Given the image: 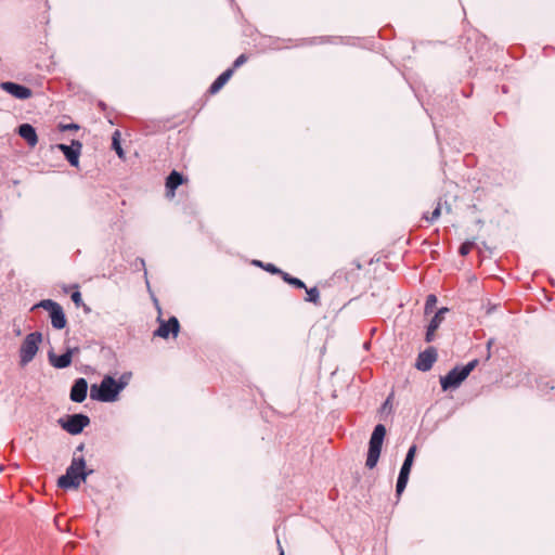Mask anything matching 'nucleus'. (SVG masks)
<instances>
[{
	"instance_id": "nucleus-26",
	"label": "nucleus",
	"mask_w": 555,
	"mask_h": 555,
	"mask_svg": "<svg viewBox=\"0 0 555 555\" xmlns=\"http://www.w3.org/2000/svg\"><path fill=\"white\" fill-rule=\"evenodd\" d=\"M70 298L77 307H80L82 305V297L79 291L73 292Z\"/></svg>"
},
{
	"instance_id": "nucleus-24",
	"label": "nucleus",
	"mask_w": 555,
	"mask_h": 555,
	"mask_svg": "<svg viewBox=\"0 0 555 555\" xmlns=\"http://www.w3.org/2000/svg\"><path fill=\"white\" fill-rule=\"evenodd\" d=\"M475 247V243L474 242H464L461 244L460 248H459V254L463 257L467 256L472 249Z\"/></svg>"
},
{
	"instance_id": "nucleus-36",
	"label": "nucleus",
	"mask_w": 555,
	"mask_h": 555,
	"mask_svg": "<svg viewBox=\"0 0 555 555\" xmlns=\"http://www.w3.org/2000/svg\"><path fill=\"white\" fill-rule=\"evenodd\" d=\"M83 449V444H80L77 450L81 451Z\"/></svg>"
},
{
	"instance_id": "nucleus-31",
	"label": "nucleus",
	"mask_w": 555,
	"mask_h": 555,
	"mask_svg": "<svg viewBox=\"0 0 555 555\" xmlns=\"http://www.w3.org/2000/svg\"><path fill=\"white\" fill-rule=\"evenodd\" d=\"M64 129H78V126L75 124H70L64 127Z\"/></svg>"
},
{
	"instance_id": "nucleus-8",
	"label": "nucleus",
	"mask_w": 555,
	"mask_h": 555,
	"mask_svg": "<svg viewBox=\"0 0 555 555\" xmlns=\"http://www.w3.org/2000/svg\"><path fill=\"white\" fill-rule=\"evenodd\" d=\"M59 424L68 434L79 435L90 424V418L81 413L72 414L60 418Z\"/></svg>"
},
{
	"instance_id": "nucleus-4",
	"label": "nucleus",
	"mask_w": 555,
	"mask_h": 555,
	"mask_svg": "<svg viewBox=\"0 0 555 555\" xmlns=\"http://www.w3.org/2000/svg\"><path fill=\"white\" fill-rule=\"evenodd\" d=\"M385 436L386 427L383 424H377L369 441L365 466L370 469H373L378 463Z\"/></svg>"
},
{
	"instance_id": "nucleus-32",
	"label": "nucleus",
	"mask_w": 555,
	"mask_h": 555,
	"mask_svg": "<svg viewBox=\"0 0 555 555\" xmlns=\"http://www.w3.org/2000/svg\"><path fill=\"white\" fill-rule=\"evenodd\" d=\"M390 399H391V397H388V398H387V400L384 402V404H383V408H384V409H386L387 406H389Z\"/></svg>"
},
{
	"instance_id": "nucleus-19",
	"label": "nucleus",
	"mask_w": 555,
	"mask_h": 555,
	"mask_svg": "<svg viewBox=\"0 0 555 555\" xmlns=\"http://www.w3.org/2000/svg\"><path fill=\"white\" fill-rule=\"evenodd\" d=\"M440 216H441V198H439L437 206L430 214L429 212L423 214L422 220H425L428 223H434L440 218Z\"/></svg>"
},
{
	"instance_id": "nucleus-22",
	"label": "nucleus",
	"mask_w": 555,
	"mask_h": 555,
	"mask_svg": "<svg viewBox=\"0 0 555 555\" xmlns=\"http://www.w3.org/2000/svg\"><path fill=\"white\" fill-rule=\"evenodd\" d=\"M307 292L306 300L314 305H320V292L317 287L305 288Z\"/></svg>"
},
{
	"instance_id": "nucleus-18",
	"label": "nucleus",
	"mask_w": 555,
	"mask_h": 555,
	"mask_svg": "<svg viewBox=\"0 0 555 555\" xmlns=\"http://www.w3.org/2000/svg\"><path fill=\"white\" fill-rule=\"evenodd\" d=\"M233 75V68L224 70L209 87V93L216 94L229 81Z\"/></svg>"
},
{
	"instance_id": "nucleus-25",
	"label": "nucleus",
	"mask_w": 555,
	"mask_h": 555,
	"mask_svg": "<svg viewBox=\"0 0 555 555\" xmlns=\"http://www.w3.org/2000/svg\"><path fill=\"white\" fill-rule=\"evenodd\" d=\"M263 269L272 274H279L280 276L282 275L283 271L281 269H279L278 267H275L273 263H266L263 266Z\"/></svg>"
},
{
	"instance_id": "nucleus-13",
	"label": "nucleus",
	"mask_w": 555,
	"mask_h": 555,
	"mask_svg": "<svg viewBox=\"0 0 555 555\" xmlns=\"http://www.w3.org/2000/svg\"><path fill=\"white\" fill-rule=\"evenodd\" d=\"M78 351L77 348H69L63 354L56 356L52 351L48 353L49 362L52 366L56 369H65L72 364L73 353Z\"/></svg>"
},
{
	"instance_id": "nucleus-12",
	"label": "nucleus",
	"mask_w": 555,
	"mask_h": 555,
	"mask_svg": "<svg viewBox=\"0 0 555 555\" xmlns=\"http://www.w3.org/2000/svg\"><path fill=\"white\" fill-rule=\"evenodd\" d=\"M1 89L20 100H27L33 95V91L28 87L11 81L2 82Z\"/></svg>"
},
{
	"instance_id": "nucleus-2",
	"label": "nucleus",
	"mask_w": 555,
	"mask_h": 555,
	"mask_svg": "<svg viewBox=\"0 0 555 555\" xmlns=\"http://www.w3.org/2000/svg\"><path fill=\"white\" fill-rule=\"evenodd\" d=\"M124 389V384H117L112 376H105L100 385L93 384L90 388L92 400L101 402H113Z\"/></svg>"
},
{
	"instance_id": "nucleus-7",
	"label": "nucleus",
	"mask_w": 555,
	"mask_h": 555,
	"mask_svg": "<svg viewBox=\"0 0 555 555\" xmlns=\"http://www.w3.org/2000/svg\"><path fill=\"white\" fill-rule=\"evenodd\" d=\"M415 454H416V446L412 444L408 450V453L405 455V459L403 461V464L401 466V469H400V473H399V476L397 479L396 493L398 496H400L402 494V492L404 491V489L408 485L409 476H410V473H411V469L413 466Z\"/></svg>"
},
{
	"instance_id": "nucleus-23",
	"label": "nucleus",
	"mask_w": 555,
	"mask_h": 555,
	"mask_svg": "<svg viewBox=\"0 0 555 555\" xmlns=\"http://www.w3.org/2000/svg\"><path fill=\"white\" fill-rule=\"evenodd\" d=\"M436 304L437 297L434 294L428 295L425 302V314L431 313L436 307Z\"/></svg>"
},
{
	"instance_id": "nucleus-29",
	"label": "nucleus",
	"mask_w": 555,
	"mask_h": 555,
	"mask_svg": "<svg viewBox=\"0 0 555 555\" xmlns=\"http://www.w3.org/2000/svg\"><path fill=\"white\" fill-rule=\"evenodd\" d=\"M116 382H117V384H124V388H125V387H126V385H127V383H128L126 374H124V375L119 378V380H116Z\"/></svg>"
},
{
	"instance_id": "nucleus-9",
	"label": "nucleus",
	"mask_w": 555,
	"mask_h": 555,
	"mask_svg": "<svg viewBox=\"0 0 555 555\" xmlns=\"http://www.w3.org/2000/svg\"><path fill=\"white\" fill-rule=\"evenodd\" d=\"M56 147L64 154L65 158L72 166H78L82 147V144L79 141L74 140L70 145L61 143L57 144Z\"/></svg>"
},
{
	"instance_id": "nucleus-16",
	"label": "nucleus",
	"mask_w": 555,
	"mask_h": 555,
	"mask_svg": "<svg viewBox=\"0 0 555 555\" xmlns=\"http://www.w3.org/2000/svg\"><path fill=\"white\" fill-rule=\"evenodd\" d=\"M184 182V177L182 173L172 170L169 176L166 178V196L168 198H173L176 195V190Z\"/></svg>"
},
{
	"instance_id": "nucleus-28",
	"label": "nucleus",
	"mask_w": 555,
	"mask_h": 555,
	"mask_svg": "<svg viewBox=\"0 0 555 555\" xmlns=\"http://www.w3.org/2000/svg\"><path fill=\"white\" fill-rule=\"evenodd\" d=\"M334 275L337 279L344 278L346 281L350 280V274L347 271H345L344 269L336 271Z\"/></svg>"
},
{
	"instance_id": "nucleus-20",
	"label": "nucleus",
	"mask_w": 555,
	"mask_h": 555,
	"mask_svg": "<svg viewBox=\"0 0 555 555\" xmlns=\"http://www.w3.org/2000/svg\"><path fill=\"white\" fill-rule=\"evenodd\" d=\"M281 278H282V280H283L285 283H287V284H289V285L294 286L295 288H306V284H305L301 280H299V279H297V278L292 276V275H291L289 273H287V272H284V271H283V273H282Z\"/></svg>"
},
{
	"instance_id": "nucleus-3",
	"label": "nucleus",
	"mask_w": 555,
	"mask_h": 555,
	"mask_svg": "<svg viewBox=\"0 0 555 555\" xmlns=\"http://www.w3.org/2000/svg\"><path fill=\"white\" fill-rule=\"evenodd\" d=\"M478 364V360H473L463 366H455L447 375L440 377L442 390L457 388L473 372Z\"/></svg>"
},
{
	"instance_id": "nucleus-15",
	"label": "nucleus",
	"mask_w": 555,
	"mask_h": 555,
	"mask_svg": "<svg viewBox=\"0 0 555 555\" xmlns=\"http://www.w3.org/2000/svg\"><path fill=\"white\" fill-rule=\"evenodd\" d=\"M449 311L448 308H440L436 313L435 315L433 317V319L430 320L428 326H427V331H426V336H425V340L427 343H430L434 340L435 338V332L438 330V327L440 326L441 322L443 321L444 319V314Z\"/></svg>"
},
{
	"instance_id": "nucleus-6",
	"label": "nucleus",
	"mask_w": 555,
	"mask_h": 555,
	"mask_svg": "<svg viewBox=\"0 0 555 555\" xmlns=\"http://www.w3.org/2000/svg\"><path fill=\"white\" fill-rule=\"evenodd\" d=\"M36 307H40L49 311L51 324L55 330H63L66 326L67 320L64 310L59 302L52 299H43L36 305Z\"/></svg>"
},
{
	"instance_id": "nucleus-11",
	"label": "nucleus",
	"mask_w": 555,
	"mask_h": 555,
	"mask_svg": "<svg viewBox=\"0 0 555 555\" xmlns=\"http://www.w3.org/2000/svg\"><path fill=\"white\" fill-rule=\"evenodd\" d=\"M180 331V324L176 317H170L168 321H160L158 328L154 332V336L162 338H168L169 334L173 337L178 335Z\"/></svg>"
},
{
	"instance_id": "nucleus-35",
	"label": "nucleus",
	"mask_w": 555,
	"mask_h": 555,
	"mask_svg": "<svg viewBox=\"0 0 555 555\" xmlns=\"http://www.w3.org/2000/svg\"><path fill=\"white\" fill-rule=\"evenodd\" d=\"M491 345H492V339H490V340L488 341V344H487L488 349H490Z\"/></svg>"
},
{
	"instance_id": "nucleus-34",
	"label": "nucleus",
	"mask_w": 555,
	"mask_h": 555,
	"mask_svg": "<svg viewBox=\"0 0 555 555\" xmlns=\"http://www.w3.org/2000/svg\"><path fill=\"white\" fill-rule=\"evenodd\" d=\"M255 264H257V266H259L261 268H263V266H264L261 261H255Z\"/></svg>"
},
{
	"instance_id": "nucleus-10",
	"label": "nucleus",
	"mask_w": 555,
	"mask_h": 555,
	"mask_svg": "<svg viewBox=\"0 0 555 555\" xmlns=\"http://www.w3.org/2000/svg\"><path fill=\"white\" fill-rule=\"evenodd\" d=\"M437 360V351L434 347L418 353L415 367L422 372L429 371Z\"/></svg>"
},
{
	"instance_id": "nucleus-30",
	"label": "nucleus",
	"mask_w": 555,
	"mask_h": 555,
	"mask_svg": "<svg viewBox=\"0 0 555 555\" xmlns=\"http://www.w3.org/2000/svg\"><path fill=\"white\" fill-rule=\"evenodd\" d=\"M352 264L354 266V270H361L362 269V264L359 261H354Z\"/></svg>"
},
{
	"instance_id": "nucleus-17",
	"label": "nucleus",
	"mask_w": 555,
	"mask_h": 555,
	"mask_svg": "<svg viewBox=\"0 0 555 555\" xmlns=\"http://www.w3.org/2000/svg\"><path fill=\"white\" fill-rule=\"evenodd\" d=\"M17 133L23 138L29 146H35L38 143L36 129L30 124H22L18 127Z\"/></svg>"
},
{
	"instance_id": "nucleus-33",
	"label": "nucleus",
	"mask_w": 555,
	"mask_h": 555,
	"mask_svg": "<svg viewBox=\"0 0 555 555\" xmlns=\"http://www.w3.org/2000/svg\"><path fill=\"white\" fill-rule=\"evenodd\" d=\"M278 545H279V548H280V555H284V551H283L279 540H278Z\"/></svg>"
},
{
	"instance_id": "nucleus-21",
	"label": "nucleus",
	"mask_w": 555,
	"mask_h": 555,
	"mask_svg": "<svg viewBox=\"0 0 555 555\" xmlns=\"http://www.w3.org/2000/svg\"><path fill=\"white\" fill-rule=\"evenodd\" d=\"M119 137H120V133L118 130H116L113 134V138H112V147L113 150L116 152V154L119 156V158H125V153H124V150L120 145V141H119Z\"/></svg>"
},
{
	"instance_id": "nucleus-27",
	"label": "nucleus",
	"mask_w": 555,
	"mask_h": 555,
	"mask_svg": "<svg viewBox=\"0 0 555 555\" xmlns=\"http://www.w3.org/2000/svg\"><path fill=\"white\" fill-rule=\"evenodd\" d=\"M247 61V56L245 54H241L236 60L234 61L231 68H233V72L242 66Z\"/></svg>"
},
{
	"instance_id": "nucleus-5",
	"label": "nucleus",
	"mask_w": 555,
	"mask_h": 555,
	"mask_svg": "<svg viewBox=\"0 0 555 555\" xmlns=\"http://www.w3.org/2000/svg\"><path fill=\"white\" fill-rule=\"evenodd\" d=\"M42 341V334L40 332H33L26 335L20 347V364L25 366L33 361L38 352L39 345Z\"/></svg>"
},
{
	"instance_id": "nucleus-14",
	"label": "nucleus",
	"mask_w": 555,
	"mask_h": 555,
	"mask_svg": "<svg viewBox=\"0 0 555 555\" xmlns=\"http://www.w3.org/2000/svg\"><path fill=\"white\" fill-rule=\"evenodd\" d=\"M87 392L88 383L83 377H79L74 382L70 388L69 398L74 402L81 403L87 398Z\"/></svg>"
},
{
	"instance_id": "nucleus-1",
	"label": "nucleus",
	"mask_w": 555,
	"mask_h": 555,
	"mask_svg": "<svg viewBox=\"0 0 555 555\" xmlns=\"http://www.w3.org/2000/svg\"><path fill=\"white\" fill-rule=\"evenodd\" d=\"M92 470H86V462L83 457H74L67 467L65 475L57 480V486L62 489L78 488Z\"/></svg>"
}]
</instances>
